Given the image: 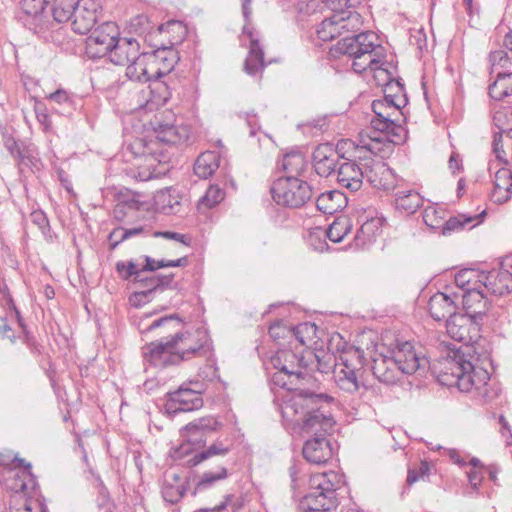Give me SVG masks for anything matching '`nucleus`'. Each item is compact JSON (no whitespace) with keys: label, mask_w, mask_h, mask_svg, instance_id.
Masks as SVG:
<instances>
[{"label":"nucleus","mask_w":512,"mask_h":512,"mask_svg":"<svg viewBox=\"0 0 512 512\" xmlns=\"http://www.w3.org/2000/svg\"><path fill=\"white\" fill-rule=\"evenodd\" d=\"M484 287H475L465 293L459 294L462 299L463 308L466 316L476 322L486 314L488 309V300Z\"/></svg>","instance_id":"obj_29"},{"label":"nucleus","mask_w":512,"mask_h":512,"mask_svg":"<svg viewBox=\"0 0 512 512\" xmlns=\"http://www.w3.org/2000/svg\"><path fill=\"white\" fill-rule=\"evenodd\" d=\"M429 465L427 462H421L418 469H409L407 474L406 482L409 486L416 483L421 478H424L428 474Z\"/></svg>","instance_id":"obj_55"},{"label":"nucleus","mask_w":512,"mask_h":512,"mask_svg":"<svg viewBox=\"0 0 512 512\" xmlns=\"http://www.w3.org/2000/svg\"><path fill=\"white\" fill-rule=\"evenodd\" d=\"M231 449L232 443H229L227 440L217 439L207 448L195 453L192 457H190L187 461L188 467H195L203 461L215 456H225L231 451Z\"/></svg>","instance_id":"obj_34"},{"label":"nucleus","mask_w":512,"mask_h":512,"mask_svg":"<svg viewBox=\"0 0 512 512\" xmlns=\"http://www.w3.org/2000/svg\"><path fill=\"white\" fill-rule=\"evenodd\" d=\"M512 142V110L504 108L495 112L493 116V152L496 159L507 164L506 153L503 149V138Z\"/></svg>","instance_id":"obj_20"},{"label":"nucleus","mask_w":512,"mask_h":512,"mask_svg":"<svg viewBox=\"0 0 512 512\" xmlns=\"http://www.w3.org/2000/svg\"><path fill=\"white\" fill-rule=\"evenodd\" d=\"M223 427L214 416H205L195 419L181 429V438L193 445L202 446L205 444L206 437L217 432Z\"/></svg>","instance_id":"obj_21"},{"label":"nucleus","mask_w":512,"mask_h":512,"mask_svg":"<svg viewBox=\"0 0 512 512\" xmlns=\"http://www.w3.org/2000/svg\"><path fill=\"white\" fill-rule=\"evenodd\" d=\"M13 158L18 161L19 165L29 166L32 163L29 151L23 145L20 148V154H16Z\"/></svg>","instance_id":"obj_62"},{"label":"nucleus","mask_w":512,"mask_h":512,"mask_svg":"<svg viewBox=\"0 0 512 512\" xmlns=\"http://www.w3.org/2000/svg\"><path fill=\"white\" fill-rule=\"evenodd\" d=\"M23 512H44V507L38 501L25 499L23 504Z\"/></svg>","instance_id":"obj_64"},{"label":"nucleus","mask_w":512,"mask_h":512,"mask_svg":"<svg viewBox=\"0 0 512 512\" xmlns=\"http://www.w3.org/2000/svg\"><path fill=\"white\" fill-rule=\"evenodd\" d=\"M89 33L86 39V53L90 58L108 56L120 36L118 25L112 21L102 23Z\"/></svg>","instance_id":"obj_16"},{"label":"nucleus","mask_w":512,"mask_h":512,"mask_svg":"<svg viewBox=\"0 0 512 512\" xmlns=\"http://www.w3.org/2000/svg\"><path fill=\"white\" fill-rule=\"evenodd\" d=\"M329 349L339 352L338 368L335 370V383L344 393L354 394L360 387L358 373L362 369L363 351L347 343L339 333H334L329 339Z\"/></svg>","instance_id":"obj_7"},{"label":"nucleus","mask_w":512,"mask_h":512,"mask_svg":"<svg viewBox=\"0 0 512 512\" xmlns=\"http://www.w3.org/2000/svg\"><path fill=\"white\" fill-rule=\"evenodd\" d=\"M31 221L36 224L41 230L48 227V219L43 211H33L30 215Z\"/></svg>","instance_id":"obj_60"},{"label":"nucleus","mask_w":512,"mask_h":512,"mask_svg":"<svg viewBox=\"0 0 512 512\" xmlns=\"http://www.w3.org/2000/svg\"><path fill=\"white\" fill-rule=\"evenodd\" d=\"M390 352L406 375H411L417 371L424 372L429 368L427 357L416 351L409 341L397 342Z\"/></svg>","instance_id":"obj_18"},{"label":"nucleus","mask_w":512,"mask_h":512,"mask_svg":"<svg viewBox=\"0 0 512 512\" xmlns=\"http://www.w3.org/2000/svg\"><path fill=\"white\" fill-rule=\"evenodd\" d=\"M3 482L6 489L26 495L36 487V481L31 473V465L27 463L22 468H4Z\"/></svg>","instance_id":"obj_24"},{"label":"nucleus","mask_w":512,"mask_h":512,"mask_svg":"<svg viewBox=\"0 0 512 512\" xmlns=\"http://www.w3.org/2000/svg\"><path fill=\"white\" fill-rule=\"evenodd\" d=\"M153 131L135 138L127 146V150L135 158H143L149 168L169 160L165 145H177L189 140L190 130L184 125L163 123L161 118L155 116L151 122Z\"/></svg>","instance_id":"obj_4"},{"label":"nucleus","mask_w":512,"mask_h":512,"mask_svg":"<svg viewBox=\"0 0 512 512\" xmlns=\"http://www.w3.org/2000/svg\"><path fill=\"white\" fill-rule=\"evenodd\" d=\"M130 28L138 34H144L152 29V26L147 16L137 15L131 20Z\"/></svg>","instance_id":"obj_54"},{"label":"nucleus","mask_w":512,"mask_h":512,"mask_svg":"<svg viewBox=\"0 0 512 512\" xmlns=\"http://www.w3.org/2000/svg\"><path fill=\"white\" fill-rule=\"evenodd\" d=\"M310 490L301 500L305 512H328L338 505L336 491L344 484L343 475L335 471L318 473L309 480Z\"/></svg>","instance_id":"obj_8"},{"label":"nucleus","mask_w":512,"mask_h":512,"mask_svg":"<svg viewBox=\"0 0 512 512\" xmlns=\"http://www.w3.org/2000/svg\"><path fill=\"white\" fill-rule=\"evenodd\" d=\"M483 271L474 269H463L456 273L455 284L461 290V293L469 291L475 287H481Z\"/></svg>","instance_id":"obj_40"},{"label":"nucleus","mask_w":512,"mask_h":512,"mask_svg":"<svg viewBox=\"0 0 512 512\" xmlns=\"http://www.w3.org/2000/svg\"><path fill=\"white\" fill-rule=\"evenodd\" d=\"M269 335L274 341L292 338L290 327L286 326L282 321L275 322L269 327Z\"/></svg>","instance_id":"obj_52"},{"label":"nucleus","mask_w":512,"mask_h":512,"mask_svg":"<svg viewBox=\"0 0 512 512\" xmlns=\"http://www.w3.org/2000/svg\"><path fill=\"white\" fill-rule=\"evenodd\" d=\"M467 477L473 490H478V487L480 486L483 479L481 470L471 469L470 471L467 472Z\"/></svg>","instance_id":"obj_59"},{"label":"nucleus","mask_w":512,"mask_h":512,"mask_svg":"<svg viewBox=\"0 0 512 512\" xmlns=\"http://www.w3.org/2000/svg\"><path fill=\"white\" fill-rule=\"evenodd\" d=\"M154 237H163L168 240H175L178 242H181L184 245H189L190 240L186 238L185 235L177 233V232H171V231H156L153 233Z\"/></svg>","instance_id":"obj_57"},{"label":"nucleus","mask_w":512,"mask_h":512,"mask_svg":"<svg viewBox=\"0 0 512 512\" xmlns=\"http://www.w3.org/2000/svg\"><path fill=\"white\" fill-rule=\"evenodd\" d=\"M181 326V320L176 315L161 317L149 324L142 332L160 329L161 331L157 334L160 339L142 347L144 362L160 368L180 364L168 332Z\"/></svg>","instance_id":"obj_6"},{"label":"nucleus","mask_w":512,"mask_h":512,"mask_svg":"<svg viewBox=\"0 0 512 512\" xmlns=\"http://www.w3.org/2000/svg\"><path fill=\"white\" fill-rule=\"evenodd\" d=\"M203 406V399L200 389L181 386L178 390L167 394L165 409L169 414L179 412H190L200 409Z\"/></svg>","instance_id":"obj_19"},{"label":"nucleus","mask_w":512,"mask_h":512,"mask_svg":"<svg viewBox=\"0 0 512 512\" xmlns=\"http://www.w3.org/2000/svg\"><path fill=\"white\" fill-rule=\"evenodd\" d=\"M372 371L379 382L386 385L396 384L405 374L402 371V367L398 365L391 353L390 355L381 354L375 358L373 360Z\"/></svg>","instance_id":"obj_28"},{"label":"nucleus","mask_w":512,"mask_h":512,"mask_svg":"<svg viewBox=\"0 0 512 512\" xmlns=\"http://www.w3.org/2000/svg\"><path fill=\"white\" fill-rule=\"evenodd\" d=\"M381 219L371 218L366 220L358 229L354 242L357 248H365L372 244L381 232Z\"/></svg>","instance_id":"obj_35"},{"label":"nucleus","mask_w":512,"mask_h":512,"mask_svg":"<svg viewBox=\"0 0 512 512\" xmlns=\"http://www.w3.org/2000/svg\"><path fill=\"white\" fill-rule=\"evenodd\" d=\"M144 233H148V231L143 226L124 229L123 235L112 244V249H115L124 240Z\"/></svg>","instance_id":"obj_56"},{"label":"nucleus","mask_w":512,"mask_h":512,"mask_svg":"<svg viewBox=\"0 0 512 512\" xmlns=\"http://www.w3.org/2000/svg\"><path fill=\"white\" fill-rule=\"evenodd\" d=\"M153 91H158L159 99L157 100L158 103L164 104L166 101L170 98L171 94L168 91L167 86L163 82L155 83V87L151 90V93Z\"/></svg>","instance_id":"obj_61"},{"label":"nucleus","mask_w":512,"mask_h":512,"mask_svg":"<svg viewBox=\"0 0 512 512\" xmlns=\"http://www.w3.org/2000/svg\"><path fill=\"white\" fill-rule=\"evenodd\" d=\"M306 166L304 156L299 152H291L283 157L281 167L287 173L286 176L300 175Z\"/></svg>","instance_id":"obj_42"},{"label":"nucleus","mask_w":512,"mask_h":512,"mask_svg":"<svg viewBox=\"0 0 512 512\" xmlns=\"http://www.w3.org/2000/svg\"><path fill=\"white\" fill-rule=\"evenodd\" d=\"M183 443L180 444L178 447L173 449L170 453L171 458L174 461H179L182 465L188 466V459L192 457L195 453L198 451L192 448L193 443L187 442L186 440L182 439Z\"/></svg>","instance_id":"obj_50"},{"label":"nucleus","mask_w":512,"mask_h":512,"mask_svg":"<svg viewBox=\"0 0 512 512\" xmlns=\"http://www.w3.org/2000/svg\"><path fill=\"white\" fill-rule=\"evenodd\" d=\"M486 215V211H482L481 213L474 215V216H468L465 214H459L455 217H451L448 220H444V224L442 226V234L443 235H450L452 232L459 231L463 229L465 226L474 223L471 227H474L482 222L483 217Z\"/></svg>","instance_id":"obj_39"},{"label":"nucleus","mask_w":512,"mask_h":512,"mask_svg":"<svg viewBox=\"0 0 512 512\" xmlns=\"http://www.w3.org/2000/svg\"><path fill=\"white\" fill-rule=\"evenodd\" d=\"M5 148L9 151L12 157L16 154H20V145L13 137H8L4 141Z\"/></svg>","instance_id":"obj_63"},{"label":"nucleus","mask_w":512,"mask_h":512,"mask_svg":"<svg viewBox=\"0 0 512 512\" xmlns=\"http://www.w3.org/2000/svg\"><path fill=\"white\" fill-rule=\"evenodd\" d=\"M292 338L294 337L301 345H307L316 338L317 326L314 323H300L295 327H290Z\"/></svg>","instance_id":"obj_45"},{"label":"nucleus","mask_w":512,"mask_h":512,"mask_svg":"<svg viewBox=\"0 0 512 512\" xmlns=\"http://www.w3.org/2000/svg\"><path fill=\"white\" fill-rule=\"evenodd\" d=\"M270 364L277 370L272 376L273 383L292 392L284 397L283 402L297 394H318L307 388L317 387L318 382L305 372L304 351L298 355L292 350L279 349L271 356Z\"/></svg>","instance_id":"obj_5"},{"label":"nucleus","mask_w":512,"mask_h":512,"mask_svg":"<svg viewBox=\"0 0 512 512\" xmlns=\"http://www.w3.org/2000/svg\"><path fill=\"white\" fill-rule=\"evenodd\" d=\"M47 99L68 109L73 107L72 96L64 89L56 90L55 92L51 93Z\"/></svg>","instance_id":"obj_53"},{"label":"nucleus","mask_w":512,"mask_h":512,"mask_svg":"<svg viewBox=\"0 0 512 512\" xmlns=\"http://www.w3.org/2000/svg\"><path fill=\"white\" fill-rule=\"evenodd\" d=\"M395 208L406 214L415 213L423 204L421 195L414 190H402L395 194Z\"/></svg>","instance_id":"obj_37"},{"label":"nucleus","mask_w":512,"mask_h":512,"mask_svg":"<svg viewBox=\"0 0 512 512\" xmlns=\"http://www.w3.org/2000/svg\"><path fill=\"white\" fill-rule=\"evenodd\" d=\"M252 0H243L242 14L245 19L241 41L245 43L248 41V55L244 62V71L250 76H257L261 74L266 66L264 61L263 46L260 43V35L250 25V18L252 15Z\"/></svg>","instance_id":"obj_14"},{"label":"nucleus","mask_w":512,"mask_h":512,"mask_svg":"<svg viewBox=\"0 0 512 512\" xmlns=\"http://www.w3.org/2000/svg\"><path fill=\"white\" fill-rule=\"evenodd\" d=\"M108 57L115 65L127 66L125 74L132 81L146 83L149 72H155L154 65H148L149 53L141 52L133 37L118 36Z\"/></svg>","instance_id":"obj_9"},{"label":"nucleus","mask_w":512,"mask_h":512,"mask_svg":"<svg viewBox=\"0 0 512 512\" xmlns=\"http://www.w3.org/2000/svg\"><path fill=\"white\" fill-rule=\"evenodd\" d=\"M225 197V192L217 185H210L206 193L200 198L199 206L213 208Z\"/></svg>","instance_id":"obj_49"},{"label":"nucleus","mask_w":512,"mask_h":512,"mask_svg":"<svg viewBox=\"0 0 512 512\" xmlns=\"http://www.w3.org/2000/svg\"><path fill=\"white\" fill-rule=\"evenodd\" d=\"M332 400L327 394H297L280 405L286 425L293 432L307 437L302 454L311 464H325L334 454L331 441L326 437L333 428L334 420L323 410V404Z\"/></svg>","instance_id":"obj_1"},{"label":"nucleus","mask_w":512,"mask_h":512,"mask_svg":"<svg viewBox=\"0 0 512 512\" xmlns=\"http://www.w3.org/2000/svg\"><path fill=\"white\" fill-rule=\"evenodd\" d=\"M512 191V172L506 168H499L495 173L494 188L491 199L494 203L502 204L508 201Z\"/></svg>","instance_id":"obj_32"},{"label":"nucleus","mask_w":512,"mask_h":512,"mask_svg":"<svg viewBox=\"0 0 512 512\" xmlns=\"http://www.w3.org/2000/svg\"><path fill=\"white\" fill-rule=\"evenodd\" d=\"M156 203L165 214H176L179 211V201L172 195L171 189L160 191L156 196Z\"/></svg>","instance_id":"obj_47"},{"label":"nucleus","mask_w":512,"mask_h":512,"mask_svg":"<svg viewBox=\"0 0 512 512\" xmlns=\"http://www.w3.org/2000/svg\"><path fill=\"white\" fill-rule=\"evenodd\" d=\"M271 193L278 205L299 208L311 199L313 190L305 180L296 176H284L274 181Z\"/></svg>","instance_id":"obj_13"},{"label":"nucleus","mask_w":512,"mask_h":512,"mask_svg":"<svg viewBox=\"0 0 512 512\" xmlns=\"http://www.w3.org/2000/svg\"><path fill=\"white\" fill-rule=\"evenodd\" d=\"M188 264L186 256L176 260H154L149 256H141L138 259L130 260L128 262H118L116 264L117 271L121 274L123 279L128 280L133 278L134 281L142 282L144 278L141 274L146 271H155L160 268L166 267H184ZM173 280V274L162 275L145 279L148 282L149 291L156 289H163L168 287Z\"/></svg>","instance_id":"obj_10"},{"label":"nucleus","mask_w":512,"mask_h":512,"mask_svg":"<svg viewBox=\"0 0 512 512\" xmlns=\"http://www.w3.org/2000/svg\"><path fill=\"white\" fill-rule=\"evenodd\" d=\"M473 319L464 314L456 313L450 319L446 320V332L448 336L465 346L456 347L454 344H445L446 355L438 360V381L445 386H456L462 392L474 391L476 395L491 400L496 393H491L487 388L490 380L488 371L481 367H476L467 356L469 354L468 344L473 337L470 335V328Z\"/></svg>","instance_id":"obj_2"},{"label":"nucleus","mask_w":512,"mask_h":512,"mask_svg":"<svg viewBox=\"0 0 512 512\" xmlns=\"http://www.w3.org/2000/svg\"><path fill=\"white\" fill-rule=\"evenodd\" d=\"M228 472L225 467H219L216 471H206L200 477L195 486V492L211 488L215 483L227 478Z\"/></svg>","instance_id":"obj_43"},{"label":"nucleus","mask_w":512,"mask_h":512,"mask_svg":"<svg viewBox=\"0 0 512 512\" xmlns=\"http://www.w3.org/2000/svg\"><path fill=\"white\" fill-rule=\"evenodd\" d=\"M445 211L441 208L428 206L423 212V221L431 229H442Z\"/></svg>","instance_id":"obj_48"},{"label":"nucleus","mask_w":512,"mask_h":512,"mask_svg":"<svg viewBox=\"0 0 512 512\" xmlns=\"http://www.w3.org/2000/svg\"><path fill=\"white\" fill-rule=\"evenodd\" d=\"M458 299L459 293L437 292L430 297L428 302L431 317L436 321L450 319L456 314Z\"/></svg>","instance_id":"obj_27"},{"label":"nucleus","mask_w":512,"mask_h":512,"mask_svg":"<svg viewBox=\"0 0 512 512\" xmlns=\"http://www.w3.org/2000/svg\"><path fill=\"white\" fill-rule=\"evenodd\" d=\"M185 492V481L177 473L169 471L164 474L161 493L166 502L171 504L177 503Z\"/></svg>","instance_id":"obj_33"},{"label":"nucleus","mask_w":512,"mask_h":512,"mask_svg":"<svg viewBox=\"0 0 512 512\" xmlns=\"http://www.w3.org/2000/svg\"><path fill=\"white\" fill-rule=\"evenodd\" d=\"M379 142L372 139L369 143L359 147L358 150H367V155L359 156L362 160L366 181L374 188L384 191L393 190L397 184V176L394 171L382 160L375 156L379 151Z\"/></svg>","instance_id":"obj_12"},{"label":"nucleus","mask_w":512,"mask_h":512,"mask_svg":"<svg viewBox=\"0 0 512 512\" xmlns=\"http://www.w3.org/2000/svg\"><path fill=\"white\" fill-rule=\"evenodd\" d=\"M354 8L330 9L332 15L319 25L318 37L323 41L340 37L337 50L353 58L352 69L356 73H363L367 69L379 70L378 51L382 50V46L378 43V36L372 31H361L362 17Z\"/></svg>","instance_id":"obj_3"},{"label":"nucleus","mask_w":512,"mask_h":512,"mask_svg":"<svg viewBox=\"0 0 512 512\" xmlns=\"http://www.w3.org/2000/svg\"><path fill=\"white\" fill-rule=\"evenodd\" d=\"M51 0H22L21 7L25 14L24 25L38 37L45 41L55 40L54 34L59 36L56 25L44 12L45 6Z\"/></svg>","instance_id":"obj_15"},{"label":"nucleus","mask_w":512,"mask_h":512,"mask_svg":"<svg viewBox=\"0 0 512 512\" xmlns=\"http://www.w3.org/2000/svg\"><path fill=\"white\" fill-rule=\"evenodd\" d=\"M341 188L350 192H356L361 189L365 179L364 165L360 162L345 160L343 161L333 177Z\"/></svg>","instance_id":"obj_23"},{"label":"nucleus","mask_w":512,"mask_h":512,"mask_svg":"<svg viewBox=\"0 0 512 512\" xmlns=\"http://www.w3.org/2000/svg\"><path fill=\"white\" fill-rule=\"evenodd\" d=\"M337 150L329 143L319 144L313 154L312 163L315 172L325 178H333L341 163Z\"/></svg>","instance_id":"obj_22"},{"label":"nucleus","mask_w":512,"mask_h":512,"mask_svg":"<svg viewBox=\"0 0 512 512\" xmlns=\"http://www.w3.org/2000/svg\"><path fill=\"white\" fill-rule=\"evenodd\" d=\"M489 60L491 63V74H497L498 68L503 69V71H510L511 62L505 51L496 50L491 52Z\"/></svg>","instance_id":"obj_51"},{"label":"nucleus","mask_w":512,"mask_h":512,"mask_svg":"<svg viewBox=\"0 0 512 512\" xmlns=\"http://www.w3.org/2000/svg\"><path fill=\"white\" fill-rule=\"evenodd\" d=\"M342 196V193L335 190L322 193L316 200V206L324 214H333L341 206L335 203V199L340 200Z\"/></svg>","instance_id":"obj_44"},{"label":"nucleus","mask_w":512,"mask_h":512,"mask_svg":"<svg viewBox=\"0 0 512 512\" xmlns=\"http://www.w3.org/2000/svg\"><path fill=\"white\" fill-rule=\"evenodd\" d=\"M374 117L371 119L372 127L379 132H390L405 122L404 107L386 99H376L371 104Z\"/></svg>","instance_id":"obj_17"},{"label":"nucleus","mask_w":512,"mask_h":512,"mask_svg":"<svg viewBox=\"0 0 512 512\" xmlns=\"http://www.w3.org/2000/svg\"><path fill=\"white\" fill-rule=\"evenodd\" d=\"M100 4L96 0H80L71 19L75 33L86 34L93 30L98 18Z\"/></svg>","instance_id":"obj_25"},{"label":"nucleus","mask_w":512,"mask_h":512,"mask_svg":"<svg viewBox=\"0 0 512 512\" xmlns=\"http://www.w3.org/2000/svg\"><path fill=\"white\" fill-rule=\"evenodd\" d=\"M351 230L350 220L347 218H338L327 229L326 234L330 241L338 243Z\"/></svg>","instance_id":"obj_46"},{"label":"nucleus","mask_w":512,"mask_h":512,"mask_svg":"<svg viewBox=\"0 0 512 512\" xmlns=\"http://www.w3.org/2000/svg\"><path fill=\"white\" fill-rule=\"evenodd\" d=\"M220 163V155L216 151L203 152L196 159L194 164L195 174L203 179H206L213 175L218 169Z\"/></svg>","instance_id":"obj_36"},{"label":"nucleus","mask_w":512,"mask_h":512,"mask_svg":"<svg viewBox=\"0 0 512 512\" xmlns=\"http://www.w3.org/2000/svg\"><path fill=\"white\" fill-rule=\"evenodd\" d=\"M481 287L493 295L502 296L512 290V271L510 268L502 267L493 269L482 274Z\"/></svg>","instance_id":"obj_26"},{"label":"nucleus","mask_w":512,"mask_h":512,"mask_svg":"<svg viewBox=\"0 0 512 512\" xmlns=\"http://www.w3.org/2000/svg\"><path fill=\"white\" fill-rule=\"evenodd\" d=\"M329 9H341V7H356L361 0H321Z\"/></svg>","instance_id":"obj_58"},{"label":"nucleus","mask_w":512,"mask_h":512,"mask_svg":"<svg viewBox=\"0 0 512 512\" xmlns=\"http://www.w3.org/2000/svg\"><path fill=\"white\" fill-rule=\"evenodd\" d=\"M329 348V346L327 347ZM329 352L324 350H318L316 352L312 350L304 351L305 359V372L317 370L321 373H327L332 367L338 368L339 352L328 349Z\"/></svg>","instance_id":"obj_30"},{"label":"nucleus","mask_w":512,"mask_h":512,"mask_svg":"<svg viewBox=\"0 0 512 512\" xmlns=\"http://www.w3.org/2000/svg\"><path fill=\"white\" fill-rule=\"evenodd\" d=\"M489 95L495 100H502L512 95L511 71H497L495 81L489 85Z\"/></svg>","instance_id":"obj_38"},{"label":"nucleus","mask_w":512,"mask_h":512,"mask_svg":"<svg viewBox=\"0 0 512 512\" xmlns=\"http://www.w3.org/2000/svg\"><path fill=\"white\" fill-rule=\"evenodd\" d=\"M384 99L404 107L408 104V98L404 86L397 80H389L384 86Z\"/></svg>","instance_id":"obj_41"},{"label":"nucleus","mask_w":512,"mask_h":512,"mask_svg":"<svg viewBox=\"0 0 512 512\" xmlns=\"http://www.w3.org/2000/svg\"><path fill=\"white\" fill-rule=\"evenodd\" d=\"M148 65H154L155 72H149L147 82L158 79L173 70L177 62V54L173 49L162 48L153 54H149Z\"/></svg>","instance_id":"obj_31"},{"label":"nucleus","mask_w":512,"mask_h":512,"mask_svg":"<svg viewBox=\"0 0 512 512\" xmlns=\"http://www.w3.org/2000/svg\"><path fill=\"white\" fill-rule=\"evenodd\" d=\"M179 328L168 332L179 363L196 357H210L212 344L205 328L199 327L185 331L178 330Z\"/></svg>","instance_id":"obj_11"}]
</instances>
